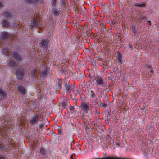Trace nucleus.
Instances as JSON below:
<instances>
[{"mask_svg":"<svg viewBox=\"0 0 159 159\" xmlns=\"http://www.w3.org/2000/svg\"><path fill=\"white\" fill-rule=\"evenodd\" d=\"M25 74V72L24 69L22 68H19L16 70V77L18 79H22Z\"/></svg>","mask_w":159,"mask_h":159,"instance_id":"f257e3e1","label":"nucleus"},{"mask_svg":"<svg viewBox=\"0 0 159 159\" xmlns=\"http://www.w3.org/2000/svg\"><path fill=\"white\" fill-rule=\"evenodd\" d=\"M65 87L66 92L68 93H70L74 88L73 86L71 84H65Z\"/></svg>","mask_w":159,"mask_h":159,"instance_id":"f03ea898","label":"nucleus"},{"mask_svg":"<svg viewBox=\"0 0 159 159\" xmlns=\"http://www.w3.org/2000/svg\"><path fill=\"white\" fill-rule=\"evenodd\" d=\"M97 83L100 86H104V82L103 79L99 76H97L96 80Z\"/></svg>","mask_w":159,"mask_h":159,"instance_id":"7ed1b4c3","label":"nucleus"},{"mask_svg":"<svg viewBox=\"0 0 159 159\" xmlns=\"http://www.w3.org/2000/svg\"><path fill=\"white\" fill-rule=\"evenodd\" d=\"M31 74L33 79H37V77L39 75V72L37 70L34 69L32 71Z\"/></svg>","mask_w":159,"mask_h":159,"instance_id":"20e7f679","label":"nucleus"},{"mask_svg":"<svg viewBox=\"0 0 159 159\" xmlns=\"http://www.w3.org/2000/svg\"><path fill=\"white\" fill-rule=\"evenodd\" d=\"M48 42L44 39H42L40 42L41 46L43 48L46 49Z\"/></svg>","mask_w":159,"mask_h":159,"instance_id":"39448f33","label":"nucleus"},{"mask_svg":"<svg viewBox=\"0 0 159 159\" xmlns=\"http://www.w3.org/2000/svg\"><path fill=\"white\" fill-rule=\"evenodd\" d=\"M12 56L17 61H20L21 59V57L19 54L16 52H14Z\"/></svg>","mask_w":159,"mask_h":159,"instance_id":"423d86ee","label":"nucleus"},{"mask_svg":"<svg viewBox=\"0 0 159 159\" xmlns=\"http://www.w3.org/2000/svg\"><path fill=\"white\" fill-rule=\"evenodd\" d=\"M39 120V117L37 116H35L33 117L32 120L30 121V122L32 125H34Z\"/></svg>","mask_w":159,"mask_h":159,"instance_id":"0eeeda50","label":"nucleus"},{"mask_svg":"<svg viewBox=\"0 0 159 159\" xmlns=\"http://www.w3.org/2000/svg\"><path fill=\"white\" fill-rule=\"evenodd\" d=\"M20 92L24 95L25 93V88L22 85H19L18 87Z\"/></svg>","mask_w":159,"mask_h":159,"instance_id":"6e6552de","label":"nucleus"},{"mask_svg":"<svg viewBox=\"0 0 159 159\" xmlns=\"http://www.w3.org/2000/svg\"><path fill=\"white\" fill-rule=\"evenodd\" d=\"M4 16L6 18L10 19L12 17V14L10 12L7 11L4 13Z\"/></svg>","mask_w":159,"mask_h":159,"instance_id":"1a4fd4ad","label":"nucleus"},{"mask_svg":"<svg viewBox=\"0 0 159 159\" xmlns=\"http://www.w3.org/2000/svg\"><path fill=\"white\" fill-rule=\"evenodd\" d=\"M8 33L7 32H3L2 34V38L3 40L7 39L9 37Z\"/></svg>","mask_w":159,"mask_h":159,"instance_id":"9d476101","label":"nucleus"},{"mask_svg":"<svg viewBox=\"0 0 159 159\" xmlns=\"http://www.w3.org/2000/svg\"><path fill=\"white\" fill-rule=\"evenodd\" d=\"M9 66L11 68H14L16 66V64L14 61L12 60H10L9 61Z\"/></svg>","mask_w":159,"mask_h":159,"instance_id":"9b49d317","label":"nucleus"},{"mask_svg":"<svg viewBox=\"0 0 159 159\" xmlns=\"http://www.w3.org/2000/svg\"><path fill=\"white\" fill-rule=\"evenodd\" d=\"M2 53L6 55H9L11 53L8 51L7 49L5 48H3L2 49Z\"/></svg>","mask_w":159,"mask_h":159,"instance_id":"f8f14e48","label":"nucleus"},{"mask_svg":"<svg viewBox=\"0 0 159 159\" xmlns=\"http://www.w3.org/2000/svg\"><path fill=\"white\" fill-rule=\"evenodd\" d=\"M25 2L29 4H36L38 2V0H24Z\"/></svg>","mask_w":159,"mask_h":159,"instance_id":"ddd939ff","label":"nucleus"},{"mask_svg":"<svg viewBox=\"0 0 159 159\" xmlns=\"http://www.w3.org/2000/svg\"><path fill=\"white\" fill-rule=\"evenodd\" d=\"M52 12L54 14V16H58L59 15V12L58 11L57 9H56L55 8H54V7H52Z\"/></svg>","mask_w":159,"mask_h":159,"instance_id":"4468645a","label":"nucleus"},{"mask_svg":"<svg viewBox=\"0 0 159 159\" xmlns=\"http://www.w3.org/2000/svg\"><path fill=\"white\" fill-rule=\"evenodd\" d=\"M31 25L33 27H36L38 26V23L37 21L34 19H33V21L31 24Z\"/></svg>","mask_w":159,"mask_h":159,"instance_id":"2eb2a0df","label":"nucleus"},{"mask_svg":"<svg viewBox=\"0 0 159 159\" xmlns=\"http://www.w3.org/2000/svg\"><path fill=\"white\" fill-rule=\"evenodd\" d=\"M81 107L82 109H89V106L84 103H82Z\"/></svg>","mask_w":159,"mask_h":159,"instance_id":"dca6fc26","label":"nucleus"},{"mask_svg":"<svg viewBox=\"0 0 159 159\" xmlns=\"http://www.w3.org/2000/svg\"><path fill=\"white\" fill-rule=\"evenodd\" d=\"M47 75V70H44L42 72V73L40 75V77H41L43 78H44Z\"/></svg>","mask_w":159,"mask_h":159,"instance_id":"f3484780","label":"nucleus"},{"mask_svg":"<svg viewBox=\"0 0 159 159\" xmlns=\"http://www.w3.org/2000/svg\"><path fill=\"white\" fill-rule=\"evenodd\" d=\"M106 141L107 143L109 144L111 141H112L111 137L110 136H107V137L106 138Z\"/></svg>","mask_w":159,"mask_h":159,"instance_id":"a211bd4d","label":"nucleus"},{"mask_svg":"<svg viewBox=\"0 0 159 159\" xmlns=\"http://www.w3.org/2000/svg\"><path fill=\"white\" fill-rule=\"evenodd\" d=\"M135 6L138 7H145V4L143 3L142 4L136 3L134 5Z\"/></svg>","mask_w":159,"mask_h":159,"instance_id":"6ab92c4d","label":"nucleus"},{"mask_svg":"<svg viewBox=\"0 0 159 159\" xmlns=\"http://www.w3.org/2000/svg\"><path fill=\"white\" fill-rule=\"evenodd\" d=\"M3 25L5 27H7L9 26V23L6 20H4L3 21Z\"/></svg>","mask_w":159,"mask_h":159,"instance_id":"aec40b11","label":"nucleus"},{"mask_svg":"<svg viewBox=\"0 0 159 159\" xmlns=\"http://www.w3.org/2000/svg\"><path fill=\"white\" fill-rule=\"evenodd\" d=\"M5 149V145L2 144H0V150L1 151H3Z\"/></svg>","mask_w":159,"mask_h":159,"instance_id":"412c9836","label":"nucleus"},{"mask_svg":"<svg viewBox=\"0 0 159 159\" xmlns=\"http://www.w3.org/2000/svg\"><path fill=\"white\" fill-rule=\"evenodd\" d=\"M56 0H52L51 4L52 7H55L56 6Z\"/></svg>","mask_w":159,"mask_h":159,"instance_id":"4be33fe9","label":"nucleus"},{"mask_svg":"<svg viewBox=\"0 0 159 159\" xmlns=\"http://www.w3.org/2000/svg\"><path fill=\"white\" fill-rule=\"evenodd\" d=\"M6 95L5 93L1 89H0V95L4 96Z\"/></svg>","mask_w":159,"mask_h":159,"instance_id":"5701e85b","label":"nucleus"},{"mask_svg":"<svg viewBox=\"0 0 159 159\" xmlns=\"http://www.w3.org/2000/svg\"><path fill=\"white\" fill-rule=\"evenodd\" d=\"M62 104L63 107H65L67 105L66 102V101H63L62 102Z\"/></svg>","mask_w":159,"mask_h":159,"instance_id":"b1692460","label":"nucleus"},{"mask_svg":"<svg viewBox=\"0 0 159 159\" xmlns=\"http://www.w3.org/2000/svg\"><path fill=\"white\" fill-rule=\"evenodd\" d=\"M131 29L132 30V31L134 33V35H135L136 34V31L135 28L134 27H132L131 28Z\"/></svg>","mask_w":159,"mask_h":159,"instance_id":"393cba45","label":"nucleus"},{"mask_svg":"<svg viewBox=\"0 0 159 159\" xmlns=\"http://www.w3.org/2000/svg\"><path fill=\"white\" fill-rule=\"evenodd\" d=\"M40 152L41 154L42 155H44L45 153V150L43 148L41 149L40 150Z\"/></svg>","mask_w":159,"mask_h":159,"instance_id":"a878e982","label":"nucleus"},{"mask_svg":"<svg viewBox=\"0 0 159 159\" xmlns=\"http://www.w3.org/2000/svg\"><path fill=\"white\" fill-rule=\"evenodd\" d=\"M146 18V16H142L139 17V18L140 20H145Z\"/></svg>","mask_w":159,"mask_h":159,"instance_id":"bb28decb","label":"nucleus"},{"mask_svg":"<svg viewBox=\"0 0 159 159\" xmlns=\"http://www.w3.org/2000/svg\"><path fill=\"white\" fill-rule=\"evenodd\" d=\"M118 61L119 63H120L121 61V55H120V56H118L117 58Z\"/></svg>","mask_w":159,"mask_h":159,"instance_id":"cd10ccee","label":"nucleus"},{"mask_svg":"<svg viewBox=\"0 0 159 159\" xmlns=\"http://www.w3.org/2000/svg\"><path fill=\"white\" fill-rule=\"evenodd\" d=\"M60 2H61V5L63 6H65V3L64 0H60Z\"/></svg>","mask_w":159,"mask_h":159,"instance_id":"c85d7f7f","label":"nucleus"},{"mask_svg":"<svg viewBox=\"0 0 159 159\" xmlns=\"http://www.w3.org/2000/svg\"><path fill=\"white\" fill-rule=\"evenodd\" d=\"M69 108L70 111H73V110L74 109V108L73 106H69Z\"/></svg>","mask_w":159,"mask_h":159,"instance_id":"c756f323","label":"nucleus"},{"mask_svg":"<svg viewBox=\"0 0 159 159\" xmlns=\"http://www.w3.org/2000/svg\"><path fill=\"white\" fill-rule=\"evenodd\" d=\"M89 109H84V112L85 113H87V111Z\"/></svg>","mask_w":159,"mask_h":159,"instance_id":"7c9ffc66","label":"nucleus"},{"mask_svg":"<svg viewBox=\"0 0 159 159\" xmlns=\"http://www.w3.org/2000/svg\"><path fill=\"white\" fill-rule=\"evenodd\" d=\"M0 159H5L3 156H0Z\"/></svg>","mask_w":159,"mask_h":159,"instance_id":"2f4dec72","label":"nucleus"},{"mask_svg":"<svg viewBox=\"0 0 159 159\" xmlns=\"http://www.w3.org/2000/svg\"><path fill=\"white\" fill-rule=\"evenodd\" d=\"M3 7V5L2 4V3H1L0 2V8H2V7Z\"/></svg>","mask_w":159,"mask_h":159,"instance_id":"473e14b6","label":"nucleus"},{"mask_svg":"<svg viewBox=\"0 0 159 159\" xmlns=\"http://www.w3.org/2000/svg\"><path fill=\"white\" fill-rule=\"evenodd\" d=\"M102 106L103 107H104L106 106V105L105 104V103H102Z\"/></svg>","mask_w":159,"mask_h":159,"instance_id":"72a5a7b5","label":"nucleus"},{"mask_svg":"<svg viewBox=\"0 0 159 159\" xmlns=\"http://www.w3.org/2000/svg\"><path fill=\"white\" fill-rule=\"evenodd\" d=\"M129 48H131L132 47V44L131 43H129Z\"/></svg>","mask_w":159,"mask_h":159,"instance_id":"f704fd0d","label":"nucleus"},{"mask_svg":"<svg viewBox=\"0 0 159 159\" xmlns=\"http://www.w3.org/2000/svg\"><path fill=\"white\" fill-rule=\"evenodd\" d=\"M73 155H71V156H70V159H73Z\"/></svg>","mask_w":159,"mask_h":159,"instance_id":"c9c22d12","label":"nucleus"},{"mask_svg":"<svg viewBox=\"0 0 159 159\" xmlns=\"http://www.w3.org/2000/svg\"><path fill=\"white\" fill-rule=\"evenodd\" d=\"M148 23L149 25H150V21H148Z\"/></svg>","mask_w":159,"mask_h":159,"instance_id":"e433bc0d","label":"nucleus"},{"mask_svg":"<svg viewBox=\"0 0 159 159\" xmlns=\"http://www.w3.org/2000/svg\"><path fill=\"white\" fill-rule=\"evenodd\" d=\"M119 144H120V143H116V145H118V146L119 145Z\"/></svg>","mask_w":159,"mask_h":159,"instance_id":"4c0bfd02","label":"nucleus"},{"mask_svg":"<svg viewBox=\"0 0 159 159\" xmlns=\"http://www.w3.org/2000/svg\"><path fill=\"white\" fill-rule=\"evenodd\" d=\"M108 80H111V77H109L108 78Z\"/></svg>","mask_w":159,"mask_h":159,"instance_id":"58836bf2","label":"nucleus"},{"mask_svg":"<svg viewBox=\"0 0 159 159\" xmlns=\"http://www.w3.org/2000/svg\"><path fill=\"white\" fill-rule=\"evenodd\" d=\"M39 126L41 128L42 127V125H39Z\"/></svg>","mask_w":159,"mask_h":159,"instance_id":"ea45409f","label":"nucleus"},{"mask_svg":"<svg viewBox=\"0 0 159 159\" xmlns=\"http://www.w3.org/2000/svg\"><path fill=\"white\" fill-rule=\"evenodd\" d=\"M118 56H120V55L119 53H118Z\"/></svg>","mask_w":159,"mask_h":159,"instance_id":"a19ab883","label":"nucleus"},{"mask_svg":"<svg viewBox=\"0 0 159 159\" xmlns=\"http://www.w3.org/2000/svg\"><path fill=\"white\" fill-rule=\"evenodd\" d=\"M147 67L149 68L150 67V66L148 65Z\"/></svg>","mask_w":159,"mask_h":159,"instance_id":"79ce46f5","label":"nucleus"},{"mask_svg":"<svg viewBox=\"0 0 159 159\" xmlns=\"http://www.w3.org/2000/svg\"><path fill=\"white\" fill-rule=\"evenodd\" d=\"M43 0H38V1H42Z\"/></svg>","mask_w":159,"mask_h":159,"instance_id":"37998d69","label":"nucleus"},{"mask_svg":"<svg viewBox=\"0 0 159 159\" xmlns=\"http://www.w3.org/2000/svg\"><path fill=\"white\" fill-rule=\"evenodd\" d=\"M92 97H93H93H94V95L93 96V95H92Z\"/></svg>","mask_w":159,"mask_h":159,"instance_id":"c03bdc74","label":"nucleus"},{"mask_svg":"<svg viewBox=\"0 0 159 159\" xmlns=\"http://www.w3.org/2000/svg\"><path fill=\"white\" fill-rule=\"evenodd\" d=\"M150 71H151V72H152V70H151Z\"/></svg>","mask_w":159,"mask_h":159,"instance_id":"a18cd8bd","label":"nucleus"},{"mask_svg":"<svg viewBox=\"0 0 159 159\" xmlns=\"http://www.w3.org/2000/svg\"><path fill=\"white\" fill-rule=\"evenodd\" d=\"M1 128V126H0V129Z\"/></svg>","mask_w":159,"mask_h":159,"instance_id":"49530a36","label":"nucleus"}]
</instances>
